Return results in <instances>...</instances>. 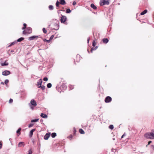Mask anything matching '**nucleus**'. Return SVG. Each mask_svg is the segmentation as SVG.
I'll use <instances>...</instances> for the list:
<instances>
[{
	"instance_id": "obj_1",
	"label": "nucleus",
	"mask_w": 154,
	"mask_h": 154,
	"mask_svg": "<svg viewBox=\"0 0 154 154\" xmlns=\"http://www.w3.org/2000/svg\"><path fill=\"white\" fill-rule=\"evenodd\" d=\"M145 137L150 139H154V130L152 131L151 132L145 133L144 135Z\"/></svg>"
},
{
	"instance_id": "obj_2",
	"label": "nucleus",
	"mask_w": 154,
	"mask_h": 154,
	"mask_svg": "<svg viewBox=\"0 0 154 154\" xmlns=\"http://www.w3.org/2000/svg\"><path fill=\"white\" fill-rule=\"evenodd\" d=\"M57 88L58 91L61 93V92H63L66 89L67 86L65 85L62 84L60 86Z\"/></svg>"
},
{
	"instance_id": "obj_3",
	"label": "nucleus",
	"mask_w": 154,
	"mask_h": 154,
	"mask_svg": "<svg viewBox=\"0 0 154 154\" xmlns=\"http://www.w3.org/2000/svg\"><path fill=\"white\" fill-rule=\"evenodd\" d=\"M109 0H100V5L103 6L105 5H108L109 4Z\"/></svg>"
},
{
	"instance_id": "obj_4",
	"label": "nucleus",
	"mask_w": 154,
	"mask_h": 154,
	"mask_svg": "<svg viewBox=\"0 0 154 154\" xmlns=\"http://www.w3.org/2000/svg\"><path fill=\"white\" fill-rule=\"evenodd\" d=\"M112 100V98L109 96L106 97L105 99V102L106 103H109Z\"/></svg>"
},
{
	"instance_id": "obj_5",
	"label": "nucleus",
	"mask_w": 154,
	"mask_h": 154,
	"mask_svg": "<svg viewBox=\"0 0 154 154\" xmlns=\"http://www.w3.org/2000/svg\"><path fill=\"white\" fill-rule=\"evenodd\" d=\"M67 20V18L65 16H62L61 17L60 20V22L61 23H65Z\"/></svg>"
},
{
	"instance_id": "obj_6",
	"label": "nucleus",
	"mask_w": 154,
	"mask_h": 154,
	"mask_svg": "<svg viewBox=\"0 0 154 154\" xmlns=\"http://www.w3.org/2000/svg\"><path fill=\"white\" fill-rule=\"evenodd\" d=\"M59 23L58 22V23H55L54 24V28H53L52 29L53 30H58L59 28Z\"/></svg>"
},
{
	"instance_id": "obj_7",
	"label": "nucleus",
	"mask_w": 154,
	"mask_h": 154,
	"mask_svg": "<svg viewBox=\"0 0 154 154\" xmlns=\"http://www.w3.org/2000/svg\"><path fill=\"white\" fill-rule=\"evenodd\" d=\"M11 74L10 71L8 70H5L2 72V75L5 76H7Z\"/></svg>"
},
{
	"instance_id": "obj_8",
	"label": "nucleus",
	"mask_w": 154,
	"mask_h": 154,
	"mask_svg": "<svg viewBox=\"0 0 154 154\" xmlns=\"http://www.w3.org/2000/svg\"><path fill=\"white\" fill-rule=\"evenodd\" d=\"M38 38V36L33 35L29 38L28 40L29 41L32 40L34 39H37Z\"/></svg>"
},
{
	"instance_id": "obj_9",
	"label": "nucleus",
	"mask_w": 154,
	"mask_h": 154,
	"mask_svg": "<svg viewBox=\"0 0 154 154\" xmlns=\"http://www.w3.org/2000/svg\"><path fill=\"white\" fill-rule=\"evenodd\" d=\"M31 105H32L34 107H35L36 106L37 103L34 100H32L31 101Z\"/></svg>"
},
{
	"instance_id": "obj_10",
	"label": "nucleus",
	"mask_w": 154,
	"mask_h": 154,
	"mask_svg": "<svg viewBox=\"0 0 154 154\" xmlns=\"http://www.w3.org/2000/svg\"><path fill=\"white\" fill-rule=\"evenodd\" d=\"M50 133H47L45 135L44 137V139L45 140H47L50 136Z\"/></svg>"
},
{
	"instance_id": "obj_11",
	"label": "nucleus",
	"mask_w": 154,
	"mask_h": 154,
	"mask_svg": "<svg viewBox=\"0 0 154 154\" xmlns=\"http://www.w3.org/2000/svg\"><path fill=\"white\" fill-rule=\"evenodd\" d=\"M26 30L28 34L31 33L32 32V29L30 27H28Z\"/></svg>"
},
{
	"instance_id": "obj_12",
	"label": "nucleus",
	"mask_w": 154,
	"mask_h": 154,
	"mask_svg": "<svg viewBox=\"0 0 154 154\" xmlns=\"http://www.w3.org/2000/svg\"><path fill=\"white\" fill-rule=\"evenodd\" d=\"M42 79H39L38 81L37 82V86L38 87V86H41L42 84Z\"/></svg>"
},
{
	"instance_id": "obj_13",
	"label": "nucleus",
	"mask_w": 154,
	"mask_h": 154,
	"mask_svg": "<svg viewBox=\"0 0 154 154\" xmlns=\"http://www.w3.org/2000/svg\"><path fill=\"white\" fill-rule=\"evenodd\" d=\"M35 130V129H32L29 132V136L30 137H31L33 134V132Z\"/></svg>"
},
{
	"instance_id": "obj_14",
	"label": "nucleus",
	"mask_w": 154,
	"mask_h": 154,
	"mask_svg": "<svg viewBox=\"0 0 154 154\" xmlns=\"http://www.w3.org/2000/svg\"><path fill=\"white\" fill-rule=\"evenodd\" d=\"M25 145V144L23 142H20L18 145V147H21L22 146H24Z\"/></svg>"
},
{
	"instance_id": "obj_15",
	"label": "nucleus",
	"mask_w": 154,
	"mask_h": 154,
	"mask_svg": "<svg viewBox=\"0 0 154 154\" xmlns=\"http://www.w3.org/2000/svg\"><path fill=\"white\" fill-rule=\"evenodd\" d=\"M102 41L104 43H107L109 41L108 39L107 38H104L102 39Z\"/></svg>"
},
{
	"instance_id": "obj_16",
	"label": "nucleus",
	"mask_w": 154,
	"mask_h": 154,
	"mask_svg": "<svg viewBox=\"0 0 154 154\" xmlns=\"http://www.w3.org/2000/svg\"><path fill=\"white\" fill-rule=\"evenodd\" d=\"M40 116L44 118H47L48 117L47 116L46 114H44L43 113H41Z\"/></svg>"
},
{
	"instance_id": "obj_17",
	"label": "nucleus",
	"mask_w": 154,
	"mask_h": 154,
	"mask_svg": "<svg viewBox=\"0 0 154 154\" xmlns=\"http://www.w3.org/2000/svg\"><path fill=\"white\" fill-rule=\"evenodd\" d=\"M60 1V4L62 5H65L66 4V2L64 0H59Z\"/></svg>"
},
{
	"instance_id": "obj_18",
	"label": "nucleus",
	"mask_w": 154,
	"mask_h": 154,
	"mask_svg": "<svg viewBox=\"0 0 154 154\" xmlns=\"http://www.w3.org/2000/svg\"><path fill=\"white\" fill-rule=\"evenodd\" d=\"M6 61H5L4 63H2L1 64L2 66H8V63H6Z\"/></svg>"
},
{
	"instance_id": "obj_19",
	"label": "nucleus",
	"mask_w": 154,
	"mask_h": 154,
	"mask_svg": "<svg viewBox=\"0 0 154 154\" xmlns=\"http://www.w3.org/2000/svg\"><path fill=\"white\" fill-rule=\"evenodd\" d=\"M147 10H145L143 12L141 13L140 15H143L147 13Z\"/></svg>"
},
{
	"instance_id": "obj_20",
	"label": "nucleus",
	"mask_w": 154,
	"mask_h": 154,
	"mask_svg": "<svg viewBox=\"0 0 154 154\" xmlns=\"http://www.w3.org/2000/svg\"><path fill=\"white\" fill-rule=\"evenodd\" d=\"M97 48L98 47L97 46H96V47H94L92 48L91 50V52H92L93 51L96 50Z\"/></svg>"
},
{
	"instance_id": "obj_21",
	"label": "nucleus",
	"mask_w": 154,
	"mask_h": 154,
	"mask_svg": "<svg viewBox=\"0 0 154 154\" xmlns=\"http://www.w3.org/2000/svg\"><path fill=\"white\" fill-rule=\"evenodd\" d=\"M91 7L94 9H96L97 7L93 4H91Z\"/></svg>"
},
{
	"instance_id": "obj_22",
	"label": "nucleus",
	"mask_w": 154,
	"mask_h": 154,
	"mask_svg": "<svg viewBox=\"0 0 154 154\" xmlns=\"http://www.w3.org/2000/svg\"><path fill=\"white\" fill-rule=\"evenodd\" d=\"M39 120V119H32V120L31 121V122H38Z\"/></svg>"
},
{
	"instance_id": "obj_23",
	"label": "nucleus",
	"mask_w": 154,
	"mask_h": 154,
	"mask_svg": "<svg viewBox=\"0 0 154 154\" xmlns=\"http://www.w3.org/2000/svg\"><path fill=\"white\" fill-rule=\"evenodd\" d=\"M24 39V38L23 37H21L17 40V42H20L22 41Z\"/></svg>"
},
{
	"instance_id": "obj_24",
	"label": "nucleus",
	"mask_w": 154,
	"mask_h": 154,
	"mask_svg": "<svg viewBox=\"0 0 154 154\" xmlns=\"http://www.w3.org/2000/svg\"><path fill=\"white\" fill-rule=\"evenodd\" d=\"M57 135V134L56 133H52L51 136L52 138L55 137Z\"/></svg>"
},
{
	"instance_id": "obj_25",
	"label": "nucleus",
	"mask_w": 154,
	"mask_h": 154,
	"mask_svg": "<svg viewBox=\"0 0 154 154\" xmlns=\"http://www.w3.org/2000/svg\"><path fill=\"white\" fill-rule=\"evenodd\" d=\"M79 132L81 134H84L85 132L82 129H80L79 130Z\"/></svg>"
},
{
	"instance_id": "obj_26",
	"label": "nucleus",
	"mask_w": 154,
	"mask_h": 154,
	"mask_svg": "<svg viewBox=\"0 0 154 154\" xmlns=\"http://www.w3.org/2000/svg\"><path fill=\"white\" fill-rule=\"evenodd\" d=\"M17 42L16 41H15L13 42H12V43H11L8 46V47H9L11 46H12V45H14Z\"/></svg>"
},
{
	"instance_id": "obj_27",
	"label": "nucleus",
	"mask_w": 154,
	"mask_h": 154,
	"mask_svg": "<svg viewBox=\"0 0 154 154\" xmlns=\"http://www.w3.org/2000/svg\"><path fill=\"white\" fill-rule=\"evenodd\" d=\"M41 88L42 90H44L45 89V87L44 86H38V88Z\"/></svg>"
},
{
	"instance_id": "obj_28",
	"label": "nucleus",
	"mask_w": 154,
	"mask_h": 154,
	"mask_svg": "<svg viewBox=\"0 0 154 154\" xmlns=\"http://www.w3.org/2000/svg\"><path fill=\"white\" fill-rule=\"evenodd\" d=\"M97 45V43L95 40H94L92 42V45L93 47H95Z\"/></svg>"
},
{
	"instance_id": "obj_29",
	"label": "nucleus",
	"mask_w": 154,
	"mask_h": 154,
	"mask_svg": "<svg viewBox=\"0 0 154 154\" xmlns=\"http://www.w3.org/2000/svg\"><path fill=\"white\" fill-rule=\"evenodd\" d=\"M21 130V128H19L17 131V133L18 134H19V135H20V131Z\"/></svg>"
},
{
	"instance_id": "obj_30",
	"label": "nucleus",
	"mask_w": 154,
	"mask_h": 154,
	"mask_svg": "<svg viewBox=\"0 0 154 154\" xmlns=\"http://www.w3.org/2000/svg\"><path fill=\"white\" fill-rule=\"evenodd\" d=\"M49 9L50 10H52L54 9L53 6L52 5H50L49 6Z\"/></svg>"
},
{
	"instance_id": "obj_31",
	"label": "nucleus",
	"mask_w": 154,
	"mask_h": 154,
	"mask_svg": "<svg viewBox=\"0 0 154 154\" xmlns=\"http://www.w3.org/2000/svg\"><path fill=\"white\" fill-rule=\"evenodd\" d=\"M52 85L51 83H49L47 85V87L48 88H50L51 87Z\"/></svg>"
},
{
	"instance_id": "obj_32",
	"label": "nucleus",
	"mask_w": 154,
	"mask_h": 154,
	"mask_svg": "<svg viewBox=\"0 0 154 154\" xmlns=\"http://www.w3.org/2000/svg\"><path fill=\"white\" fill-rule=\"evenodd\" d=\"M109 128L111 130H112L114 128V126L113 125H111L109 126Z\"/></svg>"
},
{
	"instance_id": "obj_33",
	"label": "nucleus",
	"mask_w": 154,
	"mask_h": 154,
	"mask_svg": "<svg viewBox=\"0 0 154 154\" xmlns=\"http://www.w3.org/2000/svg\"><path fill=\"white\" fill-rule=\"evenodd\" d=\"M71 12V10L69 8L67 9L66 10V13H69Z\"/></svg>"
},
{
	"instance_id": "obj_34",
	"label": "nucleus",
	"mask_w": 154,
	"mask_h": 154,
	"mask_svg": "<svg viewBox=\"0 0 154 154\" xmlns=\"http://www.w3.org/2000/svg\"><path fill=\"white\" fill-rule=\"evenodd\" d=\"M23 25L24 26L22 28V29L23 30L25 29H26V23H24Z\"/></svg>"
},
{
	"instance_id": "obj_35",
	"label": "nucleus",
	"mask_w": 154,
	"mask_h": 154,
	"mask_svg": "<svg viewBox=\"0 0 154 154\" xmlns=\"http://www.w3.org/2000/svg\"><path fill=\"white\" fill-rule=\"evenodd\" d=\"M59 4H60V2H59V1H58V0H57V1L56 4V7H59Z\"/></svg>"
},
{
	"instance_id": "obj_36",
	"label": "nucleus",
	"mask_w": 154,
	"mask_h": 154,
	"mask_svg": "<svg viewBox=\"0 0 154 154\" xmlns=\"http://www.w3.org/2000/svg\"><path fill=\"white\" fill-rule=\"evenodd\" d=\"M42 30H43V32L44 33H45L46 34L47 33V31L46 30V29H45V28H43L42 29Z\"/></svg>"
},
{
	"instance_id": "obj_37",
	"label": "nucleus",
	"mask_w": 154,
	"mask_h": 154,
	"mask_svg": "<svg viewBox=\"0 0 154 154\" xmlns=\"http://www.w3.org/2000/svg\"><path fill=\"white\" fill-rule=\"evenodd\" d=\"M9 82V80L8 79H6L5 81V84L6 85H7Z\"/></svg>"
},
{
	"instance_id": "obj_38",
	"label": "nucleus",
	"mask_w": 154,
	"mask_h": 154,
	"mask_svg": "<svg viewBox=\"0 0 154 154\" xmlns=\"http://www.w3.org/2000/svg\"><path fill=\"white\" fill-rule=\"evenodd\" d=\"M32 151L31 149H30L29 150L28 154H32Z\"/></svg>"
},
{
	"instance_id": "obj_39",
	"label": "nucleus",
	"mask_w": 154,
	"mask_h": 154,
	"mask_svg": "<svg viewBox=\"0 0 154 154\" xmlns=\"http://www.w3.org/2000/svg\"><path fill=\"white\" fill-rule=\"evenodd\" d=\"M72 135L71 134L68 137V138L70 140L72 138Z\"/></svg>"
},
{
	"instance_id": "obj_40",
	"label": "nucleus",
	"mask_w": 154,
	"mask_h": 154,
	"mask_svg": "<svg viewBox=\"0 0 154 154\" xmlns=\"http://www.w3.org/2000/svg\"><path fill=\"white\" fill-rule=\"evenodd\" d=\"M23 34H28L27 33V32L26 31V30H23Z\"/></svg>"
},
{
	"instance_id": "obj_41",
	"label": "nucleus",
	"mask_w": 154,
	"mask_h": 154,
	"mask_svg": "<svg viewBox=\"0 0 154 154\" xmlns=\"http://www.w3.org/2000/svg\"><path fill=\"white\" fill-rule=\"evenodd\" d=\"M33 125V124H30L29 125L28 127L29 128H30L32 127Z\"/></svg>"
},
{
	"instance_id": "obj_42",
	"label": "nucleus",
	"mask_w": 154,
	"mask_h": 154,
	"mask_svg": "<svg viewBox=\"0 0 154 154\" xmlns=\"http://www.w3.org/2000/svg\"><path fill=\"white\" fill-rule=\"evenodd\" d=\"M44 81H47L48 80V78L47 77H45L43 79Z\"/></svg>"
},
{
	"instance_id": "obj_43",
	"label": "nucleus",
	"mask_w": 154,
	"mask_h": 154,
	"mask_svg": "<svg viewBox=\"0 0 154 154\" xmlns=\"http://www.w3.org/2000/svg\"><path fill=\"white\" fill-rule=\"evenodd\" d=\"M30 106L31 109L32 110H33L34 109V106H33L32 105H30Z\"/></svg>"
},
{
	"instance_id": "obj_44",
	"label": "nucleus",
	"mask_w": 154,
	"mask_h": 154,
	"mask_svg": "<svg viewBox=\"0 0 154 154\" xmlns=\"http://www.w3.org/2000/svg\"><path fill=\"white\" fill-rule=\"evenodd\" d=\"M13 100L12 99H10L9 100V103H11L13 102Z\"/></svg>"
},
{
	"instance_id": "obj_45",
	"label": "nucleus",
	"mask_w": 154,
	"mask_h": 154,
	"mask_svg": "<svg viewBox=\"0 0 154 154\" xmlns=\"http://www.w3.org/2000/svg\"><path fill=\"white\" fill-rule=\"evenodd\" d=\"M2 141H0V149H1L2 148Z\"/></svg>"
},
{
	"instance_id": "obj_46",
	"label": "nucleus",
	"mask_w": 154,
	"mask_h": 154,
	"mask_svg": "<svg viewBox=\"0 0 154 154\" xmlns=\"http://www.w3.org/2000/svg\"><path fill=\"white\" fill-rule=\"evenodd\" d=\"M54 37V35H52L50 37V39L51 40Z\"/></svg>"
},
{
	"instance_id": "obj_47",
	"label": "nucleus",
	"mask_w": 154,
	"mask_h": 154,
	"mask_svg": "<svg viewBox=\"0 0 154 154\" xmlns=\"http://www.w3.org/2000/svg\"><path fill=\"white\" fill-rule=\"evenodd\" d=\"M74 131L73 133L74 134H75L76 131V130L75 128H74Z\"/></svg>"
},
{
	"instance_id": "obj_48",
	"label": "nucleus",
	"mask_w": 154,
	"mask_h": 154,
	"mask_svg": "<svg viewBox=\"0 0 154 154\" xmlns=\"http://www.w3.org/2000/svg\"><path fill=\"white\" fill-rule=\"evenodd\" d=\"M45 41L47 42L48 43L50 42V39L48 40H46V39H45Z\"/></svg>"
},
{
	"instance_id": "obj_49",
	"label": "nucleus",
	"mask_w": 154,
	"mask_h": 154,
	"mask_svg": "<svg viewBox=\"0 0 154 154\" xmlns=\"http://www.w3.org/2000/svg\"><path fill=\"white\" fill-rule=\"evenodd\" d=\"M69 88L71 90L73 88V86L72 85H70L69 86Z\"/></svg>"
},
{
	"instance_id": "obj_50",
	"label": "nucleus",
	"mask_w": 154,
	"mask_h": 154,
	"mask_svg": "<svg viewBox=\"0 0 154 154\" xmlns=\"http://www.w3.org/2000/svg\"><path fill=\"white\" fill-rule=\"evenodd\" d=\"M76 4V2L75 1L73 3H72V5H75Z\"/></svg>"
},
{
	"instance_id": "obj_51",
	"label": "nucleus",
	"mask_w": 154,
	"mask_h": 154,
	"mask_svg": "<svg viewBox=\"0 0 154 154\" xmlns=\"http://www.w3.org/2000/svg\"><path fill=\"white\" fill-rule=\"evenodd\" d=\"M125 135V134H124L122 136L121 138H122L124 137V136Z\"/></svg>"
},
{
	"instance_id": "obj_52",
	"label": "nucleus",
	"mask_w": 154,
	"mask_h": 154,
	"mask_svg": "<svg viewBox=\"0 0 154 154\" xmlns=\"http://www.w3.org/2000/svg\"><path fill=\"white\" fill-rule=\"evenodd\" d=\"M152 149L153 150H154V145H152L151 146Z\"/></svg>"
},
{
	"instance_id": "obj_53",
	"label": "nucleus",
	"mask_w": 154,
	"mask_h": 154,
	"mask_svg": "<svg viewBox=\"0 0 154 154\" xmlns=\"http://www.w3.org/2000/svg\"><path fill=\"white\" fill-rule=\"evenodd\" d=\"M151 143H152V141H149L148 143V145L149 144Z\"/></svg>"
},
{
	"instance_id": "obj_54",
	"label": "nucleus",
	"mask_w": 154,
	"mask_h": 154,
	"mask_svg": "<svg viewBox=\"0 0 154 154\" xmlns=\"http://www.w3.org/2000/svg\"><path fill=\"white\" fill-rule=\"evenodd\" d=\"M1 84H2V85H4V84L3 82H1Z\"/></svg>"
},
{
	"instance_id": "obj_55",
	"label": "nucleus",
	"mask_w": 154,
	"mask_h": 154,
	"mask_svg": "<svg viewBox=\"0 0 154 154\" xmlns=\"http://www.w3.org/2000/svg\"><path fill=\"white\" fill-rule=\"evenodd\" d=\"M93 35L94 36V38H95V35H94V32H93Z\"/></svg>"
},
{
	"instance_id": "obj_56",
	"label": "nucleus",
	"mask_w": 154,
	"mask_h": 154,
	"mask_svg": "<svg viewBox=\"0 0 154 154\" xmlns=\"http://www.w3.org/2000/svg\"><path fill=\"white\" fill-rule=\"evenodd\" d=\"M14 52V51L13 50H11V52Z\"/></svg>"
},
{
	"instance_id": "obj_57",
	"label": "nucleus",
	"mask_w": 154,
	"mask_h": 154,
	"mask_svg": "<svg viewBox=\"0 0 154 154\" xmlns=\"http://www.w3.org/2000/svg\"><path fill=\"white\" fill-rule=\"evenodd\" d=\"M9 140H10V141H11V138H10V139H9Z\"/></svg>"
}]
</instances>
